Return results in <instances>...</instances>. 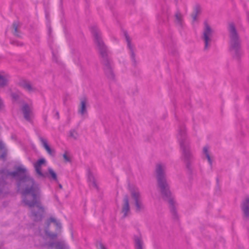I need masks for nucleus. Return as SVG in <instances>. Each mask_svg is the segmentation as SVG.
<instances>
[{"label":"nucleus","instance_id":"f257e3e1","mask_svg":"<svg viewBox=\"0 0 249 249\" xmlns=\"http://www.w3.org/2000/svg\"><path fill=\"white\" fill-rule=\"evenodd\" d=\"M10 175L18 180V187L22 194L23 202L30 207H33V218L35 220H40L44 210L40 202L41 193L39 187L29 176L23 165H18L16 171Z\"/></svg>","mask_w":249,"mask_h":249},{"label":"nucleus","instance_id":"f03ea898","mask_svg":"<svg viewBox=\"0 0 249 249\" xmlns=\"http://www.w3.org/2000/svg\"><path fill=\"white\" fill-rule=\"evenodd\" d=\"M165 168V166L164 164H158L156 166V172L157 174L158 185L162 195L167 197H169V201L172 204L173 199L172 194L169 190V186L166 182L164 175Z\"/></svg>","mask_w":249,"mask_h":249},{"label":"nucleus","instance_id":"7ed1b4c3","mask_svg":"<svg viewBox=\"0 0 249 249\" xmlns=\"http://www.w3.org/2000/svg\"><path fill=\"white\" fill-rule=\"evenodd\" d=\"M45 161H46L44 159H41L34 164V167L35 168L36 173L39 176L41 177H51L53 180H57L56 174L52 168H49L48 169V174L46 172H43L41 171V168L45 165Z\"/></svg>","mask_w":249,"mask_h":249},{"label":"nucleus","instance_id":"20e7f679","mask_svg":"<svg viewBox=\"0 0 249 249\" xmlns=\"http://www.w3.org/2000/svg\"><path fill=\"white\" fill-rule=\"evenodd\" d=\"M229 30L231 36L230 49L231 51L236 53L240 48V42L233 24L229 25Z\"/></svg>","mask_w":249,"mask_h":249},{"label":"nucleus","instance_id":"39448f33","mask_svg":"<svg viewBox=\"0 0 249 249\" xmlns=\"http://www.w3.org/2000/svg\"><path fill=\"white\" fill-rule=\"evenodd\" d=\"M214 35V30L207 22H205L203 32V39L205 42V48H207L210 45Z\"/></svg>","mask_w":249,"mask_h":249},{"label":"nucleus","instance_id":"423d86ee","mask_svg":"<svg viewBox=\"0 0 249 249\" xmlns=\"http://www.w3.org/2000/svg\"><path fill=\"white\" fill-rule=\"evenodd\" d=\"M131 196L135 202L137 211H140L143 210L144 206L142 202L140 192L137 188H135L131 191Z\"/></svg>","mask_w":249,"mask_h":249},{"label":"nucleus","instance_id":"0eeeda50","mask_svg":"<svg viewBox=\"0 0 249 249\" xmlns=\"http://www.w3.org/2000/svg\"><path fill=\"white\" fill-rule=\"evenodd\" d=\"M24 118L28 121H31L34 117V112L31 103L24 104L21 108Z\"/></svg>","mask_w":249,"mask_h":249},{"label":"nucleus","instance_id":"6e6552de","mask_svg":"<svg viewBox=\"0 0 249 249\" xmlns=\"http://www.w3.org/2000/svg\"><path fill=\"white\" fill-rule=\"evenodd\" d=\"M78 113L82 117H85L87 116V110L86 100L83 99L81 101L78 109Z\"/></svg>","mask_w":249,"mask_h":249},{"label":"nucleus","instance_id":"1a4fd4ad","mask_svg":"<svg viewBox=\"0 0 249 249\" xmlns=\"http://www.w3.org/2000/svg\"><path fill=\"white\" fill-rule=\"evenodd\" d=\"M92 32L99 47L101 50H103V51H104L105 50V47L102 40L101 39L100 32L98 31L97 29H95L93 30Z\"/></svg>","mask_w":249,"mask_h":249},{"label":"nucleus","instance_id":"9d476101","mask_svg":"<svg viewBox=\"0 0 249 249\" xmlns=\"http://www.w3.org/2000/svg\"><path fill=\"white\" fill-rule=\"evenodd\" d=\"M40 141L42 146L45 149L48 153L51 156H53L54 153V150L50 147L49 145H48L47 141L45 139L42 137L40 138Z\"/></svg>","mask_w":249,"mask_h":249},{"label":"nucleus","instance_id":"9b49d317","mask_svg":"<svg viewBox=\"0 0 249 249\" xmlns=\"http://www.w3.org/2000/svg\"><path fill=\"white\" fill-rule=\"evenodd\" d=\"M242 210L246 217L249 216V197L245 198L242 204Z\"/></svg>","mask_w":249,"mask_h":249},{"label":"nucleus","instance_id":"f8f14e48","mask_svg":"<svg viewBox=\"0 0 249 249\" xmlns=\"http://www.w3.org/2000/svg\"><path fill=\"white\" fill-rule=\"evenodd\" d=\"M203 154L207 158V160L210 165H212L213 163V158L211 156L210 152V148L209 146H205L203 147Z\"/></svg>","mask_w":249,"mask_h":249},{"label":"nucleus","instance_id":"ddd939ff","mask_svg":"<svg viewBox=\"0 0 249 249\" xmlns=\"http://www.w3.org/2000/svg\"><path fill=\"white\" fill-rule=\"evenodd\" d=\"M182 148V154L184 157V160L187 162L189 160H191L193 159V155L190 150V149L188 148H186L183 147V145H181Z\"/></svg>","mask_w":249,"mask_h":249},{"label":"nucleus","instance_id":"4468645a","mask_svg":"<svg viewBox=\"0 0 249 249\" xmlns=\"http://www.w3.org/2000/svg\"><path fill=\"white\" fill-rule=\"evenodd\" d=\"M9 79V76L6 73L2 72L0 73V86L5 85Z\"/></svg>","mask_w":249,"mask_h":249},{"label":"nucleus","instance_id":"2eb2a0df","mask_svg":"<svg viewBox=\"0 0 249 249\" xmlns=\"http://www.w3.org/2000/svg\"><path fill=\"white\" fill-rule=\"evenodd\" d=\"M129 212V207L128 204V200L127 197L124 200V204L123 206L122 212L124 216H126Z\"/></svg>","mask_w":249,"mask_h":249},{"label":"nucleus","instance_id":"dca6fc26","mask_svg":"<svg viewBox=\"0 0 249 249\" xmlns=\"http://www.w3.org/2000/svg\"><path fill=\"white\" fill-rule=\"evenodd\" d=\"M49 246L52 248H56V249H65L66 248V246L63 242H57L51 243Z\"/></svg>","mask_w":249,"mask_h":249},{"label":"nucleus","instance_id":"f3484780","mask_svg":"<svg viewBox=\"0 0 249 249\" xmlns=\"http://www.w3.org/2000/svg\"><path fill=\"white\" fill-rule=\"evenodd\" d=\"M175 17V21L176 24L181 25L183 21V17L181 14L178 11L176 13Z\"/></svg>","mask_w":249,"mask_h":249},{"label":"nucleus","instance_id":"a211bd4d","mask_svg":"<svg viewBox=\"0 0 249 249\" xmlns=\"http://www.w3.org/2000/svg\"><path fill=\"white\" fill-rule=\"evenodd\" d=\"M6 153V149L4 144L0 141V158H3Z\"/></svg>","mask_w":249,"mask_h":249},{"label":"nucleus","instance_id":"6ab92c4d","mask_svg":"<svg viewBox=\"0 0 249 249\" xmlns=\"http://www.w3.org/2000/svg\"><path fill=\"white\" fill-rule=\"evenodd\" d=\"M135 247L136 249H142L143 244L140 237H137L135 239Z\"/></svg>","mask_w":249,"mask_h":249},{"label":"nucleus","instance_id":"aec40b11","mask_svg":"<svg viewBox=\"0 0 249 249\" xmlns=\"http://www.w3.org/2000/svg\"><path fill=\"white\" fill-rule=\"evenodd\" d=\"M45 237L47 240H51L53 239L56 237V235L55 234H51L48 231H46Z\"/></svg>","mask_w":249,"mask_h":249},{"label":"nucleus","instance_id":"412c9836","mask_svg":"<svg viewBox=\"0 0 249 249\" xmlns=\"http://www.w3.org/2000/svg\"><path fill=\"white\" fill-rule=\"evenodd\" d=\"M21 85L24 88H25V89H26L28 90H31L32 89L31 85L29 83H28L27 82L24 81L23 82V83H21Z\"/></svg>","mask_w":249,"mask_h":249},{"label":"nucleus","instance_id":"4be33fe9","mask_svg":"<svg viewBox=\"0 0 249 249\" xmlns=\"http://www.w3.org/2000/svg\"><path fill=\"white\" fill-rule=\"evenodd\" d=\"M50 222H52L53 225L57 228H59L60 227V224L53 218H51L50 219Z\"/></svg>","mask_w":249,"mask_h":249},{"label":"nucleus","instance_id":"5701e85b","mask_svg":"<svg viewBox=\"0 0 249 249\" xmlns=\"http://www.w3.org/2000/svg\"><path fill=\"white\" fill-rule=\"evenodd\" d=\"M70 136L74 139H76L77 136V134L75 131H71L70 132Z\"/></svg>","mask_w":249,"mask_h":249},{"label":"nucleus","instance_id":"b1692460","mask_svg":"<svg viewBox=\"0 0 249 249\" xmlns=\"http://www.w3.org/2000/svg\"><path fill=\"white\" fill-rule=\"evenodd\" d=\"M89 180L90 181L91 184L93 186H96V184L93 178L91 176L89 177Z\"/></svg>","mask_w":249,"mask_h":249},{"label":"nucleus","instance_id":"393cba45","mask_svg":"<svg viewBox=\"0 0 249 249\" xmlns=\"http://www.w3.org/2000/svg\"><path fill=\"white\" fill-rule=\"evenodd\" d=\"M125 38H126V41L127 42V46H128V47L130 49H131V45H130V39H129V37L126 35H125Z\"/></svg>","mask_w":249,"mask_h":249},{"label":"nucleus","instance_id":"a878e982","mask_svg":"<svg viewBox=\"0 0 249 249\" xmlns=\"http://www.w3.org/2000/svg\"><path fill=\"white\" fill-rule=\"evenodd\" d=\"M63 158L65 161H70V157L68 155L67 153H65L63 155Z\"/></svg>","mask_w":249,"mask_h":249},{"label":"nucleus","instance_id":"bb28decb","mask_svg":"<svg viewBox=\"0 0 249 249\" xmlns=\"http://www.w3.org/2000/svg\"><path fill=\"white\" fill-rule=\"evenodd\" d=\"M106 73L108 75V76L110 77V78L112 77V73L111 70H110L109 69H107L106 70Z\"/></svg>","mask_w":249,"mask_h":249},{"label":"nucleus","instance_id":"cd10ccee","mask_svg":"<svg viewBox=\"0 0 249 249\" xmlns=\"http://www.w3.org/2000/svg\"><path fill=\"white\" fill-rule=\"evenodd\" d=\"M184 134L185 132L184 131L182 132V133L181 132H180L179 135L178 136V138L180 139V137L181 138L182 137V136H184Z\"/></svg>","mask_w":249,"mask_h":249},{"label":"nucleus","instance_id":"c85d7f7f","mask_svg":"<svg viewBox=\"0 0 249 249\" xmlns=\"http://www.w3.org/2000/svg\"><path fill=\"white\" fill-rule=\"evenodd\" d=\"M193 18L194 20H196V15L195 16H193Z\"/></svg>","mask_w":249,"mask_h":249},{"label":"nucleus","instance_id":"c756f323","mask_svg":"<svg viewBox=\"0 0 249 249\" xmlns=\"http://www.w3.org/2000/svg\"><path fill=\"white\" fill-rule=\"evenodd\" d=\"M12 97L15 99H17V96H15V94H12Z\"/></svg>","mask_w":249,"mask_h":249},{"label":"nucleus","instance_id":"7c9ffc66","mask_svg":"<svg viewBox=\"0 0 249 249\" xmlns=\"http://www.w3.org/2000/svg\"><path fill=\"white\" fill-rule=\"evenodd\" d=\"M101 249H106L102 245H101Z\"/></svg>","mask_w":249,"mask_h":249}]
</instances>
